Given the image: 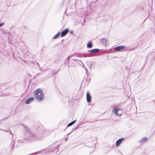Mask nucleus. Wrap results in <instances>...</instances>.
<instances>
[{
	"label": "nucleus",
	"mask_w": 155,
	"mask_h": 155,
	"mask_svg": "<svg viewBox=\"0 0 155 155\" xmlns=\"http://www.w3.org/2000/svg\"><path fill=\"white\" fill-rule=\"evenodd\" d=\"M84 21H85V20L84 19Z\"/></svg>",
	"instance_id": "c756f323"
},
{
	"label": "nucleus",
	"mask_w": 155,
	"mask_h": 155,
	"mask_svg": "<svg viewBox=\"0 0 155 155\" xmlns=\"http://www.w3.org/2000/svg\"><path fill=\"white\" fill-rule=\"evenodd\" d=\"M68 67H74V64H72L71 65L69 66V65H68Z\"/></svg>",
	"instance_id": "a878e982"
},
{
	"label": "nucleus",
	"mask_w": 155,
	"mask_h": 155,
	"mask_svg": "<svg viewBox=\"0 0 155 155\" xmlns=\"http://www.w3.org/2000/svg\"><path fill=\"white\" fill-rule=\"evenodd\" d=\"M115 108L118 111L119 110H121L120 108L119 107H115Z\"/></svg>",
	"instance_id": "b1692460"
},
{
	"label": "nucleus",
	"mask_w": 155,
	"mask_h": 155,
	"mask_svg": "<svg viewBox=\"0 0 155 155\" xmlns=\"http://www.w3.org/2000/svg\"><path fill=\"white\" fill-rule=\"evenodd\" d=\"M85 69L86 71H87V68H85Z\"/></svg>",
	"instance_id": "c85d7f7f"
},
{
	"label": "nucleus",
	"mask_w": 155,
	"mask_h": 155,
	"mask_svg": "<svg viewBox=\"0 0 155 155\" xmlns=\"http://www.w3.org/2000/svg\"><path fill=\"white\" fill-rule=\"evenodd\" d=\"M100 49L98 48H95L87 51V52H89L90 53H96L98 52Z\"/></svg>",
	"instance_id": "0eeeda50"
},
{
	"label": "nucleus",
	"mask_w": 155,
	"mask_h": 155,
	"mask_svg": "<svg viewBox=\"0 0 155 155\" xmlns=\"http://www.w3.org/2000/svg\"><path fill=\"white\" fill-rule=\"evenodd\" d=\"M72 63V62L71 61V63Z\"/></svg>",
	"instance_id": "f704fd0d"
},
{
	"label": "nucleus",
	"mask_w": 155,
	"mask_h": 155,
	"mask_svg": "<svg viewBox=\"0 0 155 155\" xmlns=\"http://www.w3.org/2000/svg\"><path fill=\"white\" fill-rule=\"evenodd\" d=\"M82 63V64H83V65H84V64H83V63Z\"/></svg>",
	"instance_id": "473e14b6"
},
{
	"label": "nucleus",
	"mask_w": 155,
	"mask_h": 155,
	"mask_svg": "<svg viewBox=\"0 0 155 155\" xmlns=\"http://www.w3.org/2000/svg\"><path fill=\"white\" fill-rule=\"evenodd\" d=\"M70 56H68L66 59V62H67V61L68 60V63H69V59Z\"/></svg>",
	"instance_id": "6ab92c4d"
},
{
	"label": "nucleus",
	"mask_w": 155,
	"mask_h": 155,
	"mask_svg": "<svg viewBox=\"0 0 155 155\" xmlns=\"http://www.w3.org/2000/svg\"><path fill=\"white\" fill-rule=\"evenodd\" d=\"M145 21V20L144 21H143V23Z\"/></svg>",
	"instance_id": "2f4dec72"
},
{
	"label": "nucleus",
	"mask_w": 155,
	"mask_h": 155,
	"mask_svg": "<svg viewBox=\"0 0 155 155\" xmlns=\"http://www.w3.org/2000/svg\"><path fill=\"white\" fill-rule=\"evenodd\" d=\"M70 33L72 35H73L74 34L73 31L72 30H71L70 31Z\"/></svg>",
	"instance_id": "5701e85b"
},
{
	"label": "nucleus",
	"mask_w": 155,
	"mask_h": 155,
	"mask_svg": "<svg viewBox=\"0 0 155 155\" xmlns=\"http://www.w3.org/2000/svg\"><path fill=\"white\" fill-rule=\"evenodd\" d=\"M72 60H74V61H80V62H81V63H82V62L81 61V60H76V59H73L72 58Z\"/></svg>",
	"instance_id": "412c9836"
},
{
	"label": "nucleus",
	"mask_w": 155,
	"mask_h": 155,
	"mask_svg": "<svg viewBox=\"0 0 155 155\" xmlns=\"http://www.w3.org/2000/svg\"><path fill=\"white\" fill-rule=\"evenodd\" d=\"M125 48V47L124 46L120 45L117 46L114 48V49L116 51H120L124 49Z\"/></svg>",
	"instance_id": "39448f33"
},
{
	"label": "nucleus",
	"mask_w": 155,
	"mask_h": 155,
	"mask_svg": "<svg viewBox=\"0 0 155 155\" xmlns=\"http://www.w3.org/2000/svg\"><path fill=\"white\" fill-rule=\"evenodd\" d=\"M34 99V97H31L27 99L25 101V103L26 104H29L31 102L33 101Z\"/></svg>",
	"instance_id": "1a4fd4ad"
},
{
	"label": "nucleus",
	"mask_w": 155,
	"mask_h": 155,
	"mask_svg": "<svg viewBox=\"0 0 155 155\" xmlns=\"http://www.w3.org/2000/svg\"><path fill=\"white\" fill-rule=\"evenodd\" d=\"M76 120H75L71 121L70 123H69L68 124L67 126V127L65 129H66L67 127H69L73 125L76 122Z\"/></svg>",
	"instance_id": "4468645a"
},
{
	"label": "nucleus",
	"mask_w": 155,
	"mask_h": 155,
	"mask_svg": "<svg viewBox=\"0 0 155 155\" xmlns=\"http://www.w3.org/2000/svg\"><path fill=\"white\" fill-rule=\"evenodd\" d=\"M34 95L38 101H42L44 99V94L43 91L40 89H38L35 91Z\"/></svg>",
	"instance_id": "f257e3e1"
},
{
	"label": "nucleus",
	"mask_w": 155,
	"mask_h": 155,
	"mask_svg": "<svg viewBox=\"0 0 155 155\" xmlns=\"http://www.w3.org/2000/svg\"><path fill=\"white\" fill-rule=\"evenodd\" d=\"M58 151V150H57L56 151V152H57Z\"/></svg>",
	"instance_id": "7c9ffc66"
},
{
	"label": "nucleus",
	"mask_w": 155,
	"mask_h": 155,
	"mask_svg": "<svg viewBox=\"0 0 155 155\" xmlns=\"http://www.w3.org/2000/svg\"><path fill=\"white\" fill-rule=\"evenodd\" d=\"M69 31V29L67 28L63 30L61 32V37H63L65 36L66 34Z\"/></svg>",
	"instance_id": "423d86ee"
},
{
	"label": "nucleus",
	"mask_w": 155,
	"mask_h": 155,
	"mask_svg": "<svg viewBox=\"0 0 155 155\" xmlns=\"http://www.w3.org/2000/svg\"><path fill=\"white\" fill-rule=\"evenodd\" d=\"M101 41L103 45H106L107 43V39L105 38H103L101 39Z\"/></svg>",
	"instance_id": "f8f14e48"
},
{
	"label": "nucleus",
	"mask_w": 155,
	"mask_h": 155,
	"mask_svg": "<svg viewBox=\"0 0 155 155\" xmlns=\"http://www.w3.org/2000/svg\"><path fill=\"white\" fill-rule=\"evenodd\" d=\"M59 145H57L56 146H55V148L54 149L56 150L57 149H58V148L59 147Z\"/></svg>",
	"instance_id": "aec40b11"
},
{
	"label": "nucleus",
	"mask_w": 155,
	"mask_h": 155,
	"mask_svg": "<svg viewBox=\"0 0 155 155\" xmlns=\"http://www.w3.org/2000/svg\"><path fill=\"white\" fill-rule=\"evenodd\" d=\"M113 111L114 112V114L116 115L117 116H121V114H118V111L117 110V109L115 108L113 109Z\"/></svg>",
	"instance_id": "ddd939ff"
},
{
	"label": "nucleus",
	"mask_w": 155,
	"mask_h": 155,
	"mask_svg": "<svg viewBox=\"0 0 155 155\" xmlns=\"http://www.w3.org/2000/svg\"><path fill=\"white\" fill-rule=\"evenodd\" d=\"M147 137H144L142 138L141 140H140L139 141V142L140 143H144L147 141Z\"/></svg>",
	"instance_id": "dca6fc26"
},
{
	"label": "nucleus",
	"mask_w": 155,
	"mask_h": 155,
	"mask_svg": "<svg viewBox=\"0 0 155 155\" xmlns=\"http://www.w3.org/2000/svg\"><path fill=\"white\" fill-rule=\"evenodd\" d=\"M86 100L87 102L90 103L91 100V97L88 91H87L86 94Z\"/></svg>",
	"instance_id": "f03ea898"
},
{
	"label": "nucleus",
	"mask_w": 155,
	"mask_h": 155,
	"mask_svg": "<svg viewBox=\"0 0 155 155\" xmlns=\"http://www.w3.org/2000/svg\"><path fill=\"white\" fill-rule=\"evenodd\" d=\"M64 140L65 141H67L68 140V137H67L66 138H65Z\"/></svg>",
	"instance_id": "bb28decb"
},
{
	"label": "nucleus",
	"mask_w": 155,
	"mask_h": 155,
	"mask_svg": "<svg viewBox=\"0 0 155 155\" xmlns=\"http://www.w3.org/2000/svg\"><path fill=\"white\" fill-rule=\"evenodd\" d=\"M96 62L94 61L92 62H90L87 63V65L88 66L89 68L91 70V66L92 65H94Z\"/></svg>",
	"instance_id": "9b49d317"
},
{
	"label": "nucleus",
	"mask_w": 155,
	"mask_h": 155,
	"mask_svg": "<svg viewBox=\"0 0 155 155\" xmlns=\"http://www.w3.org/2000/svg\"><path fill=\"white\" fill-rule=\"evenodd\" d=\"M124 139V138H121L118 140L116 143V147H118L119 146Z\"/></svg>",
	"instance_id": "7ed1b4c3"
},
{
	"label": "nucleus",
	"mask_w": 155,
	"mask_h": 155,
	"mask_svg": "<svg viewBox=\"0 0 155 155\" xmlns=\"http://www.w3.org/2000/svg\"><path fill=\"white\" fill-rule=\"evenodd\" d=\"M78 125L77 127H74L73 128L72 130H71V132L68 133V134H67V135H68L70 134L72 132H73V131H74L76 129H77V128H78Z\"/></svg>",
	"instance_id": "f3484780"
},
{
	"label": "nucleus",
	"mask_w": 155,
	"mask_h": 155,
	"mask_svg": "<svg viewBox=\"0 0 155 155\" xmlns=\"http://www.w3.org/2000/svg\"><path fill=\"white\" fill-rule=\"evenodd\" d=\"M4 24V23H0V27L2 26Z\"/></svg>",
	"instance_id": "393cba45"
},
{
	"label": "nucleus",
	"mask_w": 155,
	"mask_h": 155,
	"mask_svg": "<svg viewBox=\"0 0 155 155\" xmlns=\"http://www.w3.org/2000/svg\"><path fill=\"white\" fill-rule=\"evenodd\" d=\"M55 145L54 144L51 145L49 146V152L54 151L55 150L54 149Z\"/></svg>",
	"instance_id": "6e6552de"
},
{
	"label": "nucleus",
	"mask_w": 155,
	"mask_h": 155,
	"mask_svg": "<svg viewBox=\"0 0 155 155\" xmlns=\"http://www.w3.org/2000/svg\"><path fill=\"white\" fill-rule=\"evenodd\" d=\"M76 56L78 57H81V54H78L76 55Z\"/></svg>",
	"instance_id": "4be33fe9"
},
{
	"label": "nucleus",
	"mask_w": 155,
	"mask_h": 155,
	"mask_svg": "<svg viewBox=\"0 0 155 155\" xmlns=\"http://www.w3.org/2000/svg\"><path fill=\"white\" fill-rule=\"evenodd\" d=\"M82 63V64H83V65H84V64H83V63Z\"/></svg>",
	"instance_id": "72a5a7b5"
},
{
	"label": "nucleus",
	"mask_w": 155,
	"mask_h": 155,
	"mask_svg": "<svg viewBox=\"0 0 155 155\" xmlns=\"http://www.w3.org/2000/svg\"><path fill=\"white\" fill-rule=\"evenodd\" d=\"M93 46V44L92 42L91 41H89L86 47L87 48H92Z\"/></svg>",
	"instance_id": "9d476101"
},
{
	"label": "nucleus",
	"mask_w": 155,
	"mask_h": 155,
	"mask_svg": "<svg viewBox=\"0 0 155 155\" xmlns=\"http://www.w3.org/2000/svg\"><path fill=\"white\" fill-rule=\"evenodd\" d=\"M60 31H59L52 38L53 39H56L60 35Z\"/></svg>",
	"instance_id": "2eb2a0df"
},
{
	"label": "nucleus",
	"mask_w": 155,
	"mask_h": 155,
	"mask_svg": "<svg viewBox=\"0 0 155 155\" xmlns=\"http://www.w3.org/2000/svg\"><path fill=\"white\" fill-rule=\"evenodd\" d=\"M83 57H89V56L87 54H84L83 55Z\"/></svg>",
	"instance_id": "a211bd4d"
},
{
	"label": "nucleus",
	"mask_w": 155,
	"mask_h": 155,
	"mask_svg": "<svg viewBox=\"0 0 155 155\" xmlns=\"http://www.w3.org/2000/svg\"><path fill=\"white\" fill-rule=\"evenodd\" d=\"M73 56H74V55H71L69 56H70V58L71 57H72Z\"/></svg>",
	"instance_id": "cd10ccee"
},
{
	"label": "nucleus",
	"mask_w": 155,
	"mask_h": 155,
	"mask_svg": "<svg viewBox=\"0 0 155 155\" xmlns=\"http://www.w3.org/2000/svg\"><path fill=\"white\" fill-rule=\"evenodd\" d=\"M90 81V78L84 79H83L82 83L84 84L85 86H87L88 84Z\"/></svg>",
	"instance_id": "20e7f679"
}]
</instances>
